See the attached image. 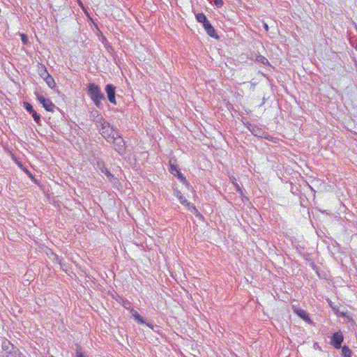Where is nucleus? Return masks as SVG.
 Masks as SVG:
<instances>
[{"instance_id":"1","label":"nucleus","mask_w":357,"mask_h":357,"mask_svg":"<svg viewBox=\"0 0 357 357\" xmlns=\"http://www.w3.org/2000/svg\"><path fill=\"white\" fill-rule=\"evenodd\" d=\"M88 94L98 108L102 107V100H105L104 94L101 92L100 87L94 84L90 83L88 86Z\"/></svg>"},{"instance_id":"2","label":"nucleus","mask_w":357,"mask_h":357,"mask_svg":"<svg viewBox=\"0 0 357 357\" xmlns=\"http://www.w3.org/2000/svg\"><path fill=\"white\" fill-rule=\"evenodd\" d=\"M97 126L100 128V131L102 137L107 141L110 142V138L116 134L114 128L110 124L103 119H100L97 121Z\"/></svg>"},{"instance_id":"3","label":"nucleus","mask_w":357,"mask_h":357,"mask_svg":"<svg viewBox=\"0 0 357 357\" xmlns=\"http://www.w3.org/2000/svg\"><path fill=\"white\" fill-rule=\"evenodd\" d=\"M112 142L114 145V149L116 151H117L120 154H123L125 151V142L123 139L116 134L113 136L112 138H110V142Z\"/></svg>"},{"instance_id":"4","label":"nucleus","mask_w":357,"mask_h":357,"mask_svg":"<svg viewBox=\"0 0 357 357\" xmlns=\"http://www.w3.org/2000/svg\"><path fill=\"white\" fill-rule=\"evenodd\" d=\"M36 95L37 97V100L43 105V107L45 109L46 111L54 112V109L56 107V106L49 98H46L43 96L40 95L38 93H36Z\"/></svg>"},{"instance_id":"5","label":"nucleus","mask_w":357,"mask_h":357,"mask_svg":"<svg viewBox=\"0 0 357 357\" xmlns=\"http://www.w3.org/2000/svg\"><path fill=\"white\" fill-rule=\"evenodd\" d=\"M344 340V337L342 332H336L333 334L331 339V344L335 349H340L341 344Z\"/></svg>"},{"instance_id":"6","label":"nucleus","mask_w":357,"mask_h":357,"mask_svg":"<svg viewBox=\"0 0 357 357\" xmlns=\"http://www.w3.org/2000/svg\"><path fill=\"white\" fill-rule=\"evenodd\" d=\"M105 90L107 93L109 101L113 105H116V101L115 98V86L112 84H109L105 86Z\"/></svg>"},{"instance_id":"7","label":"nucleus","mask_w":357,"mask_h":357,"mask_svg":"<svg viewBox=\"0 0 357 357\" xmlns=\"http://www.w3.org/2000/svg\"><path fill=\"white\" fill-rule=\"evenodd\" d=\"M204 29L206 31L207 34L214 38H218V36L216 33V31L213 26L211 25L210 22L208 21L205 24L203 25Z\"/></svg>"},{"instance_id":"8","label":"nucleus","mask_w":357,"mask_h":357,"mask_svg":"<svg viewBox=\"0 0 357 357\" xmlns=\"http://www.w3.org/2000/svg\"><path fill=\"white\" fill-rule=\"evenodd\" d=\"M294 312L303 320L307 321V323L311 324L312 321L309 318L308 314L306 311L302 310V309H295Z\"/></svg>"},{"instance_id":"9","label":"nucleus","mask_w":357,"mask_h":357,"mask_svg":"<svg viewBox=\"0 0 357 357\" xmlns=\"http://www.w3.org/2000/svg\"><path fill=\"white\" fill-rule=\"evenodd\" d=\"M174 195L178 198L181 204L188 206V200L178 190H174Z\"/></svg>"},{"instance_id":"10","label":"nucleus","mask_w":357,"mask_h":357,"mask_svg":"<svg viewBox=\"0 0 357 357\" xmlns=\"http://www.w3.org/2000/svg\"><path fill=\"white\" fill-rule=\"evenodd\" d=\"M187 208L189 211H190L192 213L195 215L196 217H197L200 220H203L204 217L203 215L198 211V210L196 208V207L191 204L190 203H188Z\"/></svg>"},{"instance_id":"11","label":"nucleus","mask_w":357,"mask_h":357,"mask_svg":"<svg viewBox=\"0 0 357 357\" xmlns=\"http://www.w3.org/2000/svg\"><path fill=\"white\" fill-rule=\"evenodd\" d=\"M98 165L101 172L106 175L107 178L113 177V175L110 173V172L107 169V168L105 166V165L102 162H98Z\"/></svg>"},{"instance_id":"12","label":"nucleus","mask_w":357,"mask_h":357,"mask_svg":"<svg viewBox=\"0 0 357 357\" xmlns=\"http://www.w3.org/2000/svg\"><path fill=\"white\" fill-rule=\"evenodd\" d=\"M134 319L139 324H146L150 328H153V325L149 323H146L145 320L143 319L142 317H141L139 314H137L135 317H134Z\"/></svg>"},{"instance_id":"13","label":"nucleus","mask_w":357,"mask_h":357,"mask_svg":"<svg viewBox=\"0 0 357 357\" xmlns=\"http://www.w3.org/2000/svg\"><path fill=\"white\" fill-rule=\"evenodd\" d=\"M38 73H39V75L43 79H45L46 77H47L50 75L49 73L47 70V68L44 66H41L40 67H39Z\"/></svg>"},{"instance_id":"14","label":"nucleus","mask_w":357,"mask_h":357,"mask_svg":"<svg viewBox=\"0 0 357 357\" xmlns=\"http://www.w3.org/2000/svg\"><path fill=\"white\" fill-rule=\"evenodd\" d=\"M196 20L198 22L202 23L203 25L208 22L206 15L202 13L196 15Z\"/></svg>"},{"instance_id":"15","label":"nucleus","mask_w":357,"mask_h":357,"mask_svg":"<svg viewBox=\"0 0 357 357\" xmlns=\"http://www.w3.org/2000/svg\"><path fill=\"white\" fill-rule=\"evenodd\" d=\"M44 80L50 88L54 89L56 86L55 81L50 75Z\"/></svg>"},{"instance_id":"16","label":"nucleus","mask_w":357,"mask_h":357,"mask_svg":"<svg viewBox=\"0 0 357 357\" xmlns=\"http://www.w3.org/2000/svg\"><path fill=\"white\" fill-rule=\"evenodd\" d=\"M351 351L347 346L342 347V356L343 357H351Z\"/></svg>"},{"instance_id":"17","label":"nucleus","mask_w":357,"mask_h":357,"mask_svg":"<svg viewBox=\"0 0 357 357\" xmlns=\"http://www.w3.org/2000/svg\"><path fill=\"white\" fill-rule=\"evenodd\" d=\"M249 130L252 132V133L255 136H261V130L259 128L254 127L251 125L248 127Z\"/></svg>"},{"instance_id":"18","label":"nucleus","mask_w":357,"mask_h":357,"mask_svg":"<svg viewBox=\"0 0 357 357\" xmlns=\"http://www.w3.org/2000/svg\"><path fill=\"white\" fill-rule=\"evenodd\" d=\"M23 105H24V109L28 112H29L30 114H31L32 112H33L34 109L33 108V106L27 102H24L23 103Z\"/></svg>"},{"instance_id":"19","label":"nucleus","mask_w":357,"mask_h":357,"mask_svg":"<svg viewBox=\"0 0 357 357\" xmlns=\"http://www.w3.org/2000/svg\"><path fill=\"white\" fill-rule=\"evenodd\" d=\"M176 173V176H177V178H178L181 182H183V183H187V181H186L185 177L183 175V174H182L179 170H178V171H177Z\"/></svg>"},{"instance_id":"20","label":"nucleus","mask_w":357,"mask_h":357,"mask_svg":"<svg viewBox=\"0 0 357 357\" xmlns=\"http://www.w3.org/2000/svg\"><path fill=\"white\" fill-rule=\"evenodd\" d=\"M256 60L263 64L268 63V59L264 56L259 55L257 57Z\"/></svg>"},{"instance_id":"21","label":"nucleus","mask_w":357,"mask_h":357,"mask_svg":"<svg viewBox=\"0 0 357 357\" xmlns=\"http://www.w3.org/2000/svg\"><path fill=\"white\" fill-rule=\"evenodd\" d=\"M31 115L34 119V121L39 124L40 121V116L36 112L33 111V112L31 113Z\"/></svg>"},{"instance_id":"22","label":"nucleus","mask_w":357,"mask_h":357,"mask_svg":"<svg viewBox=\"0 0 357 357\" xmlns=\"http://www.w3.org/2000/svg\"><path fill=\"white\" fill-rule=\"evenodd\" d=\"M177 171H178L177 166L176 165H173V164L170 163L169 172L172 174H174V172H176Z\"/></svg>"},{"instance_id":"23","label":"nucleus","mask_w":357,"mask_h":357,"mask_svg":"<svg viewBox=\"0 0 357 357\" xmlns=\"http://www.w3.org/2000/svg\"><path fill=\"white\" fill-rule=\"evenodd\" d=\"M20 37H21V40H22L23 44L25 45L28 43V38L25 34H24V33L21 34Z\"/></svg>"},{"instance_id":"24","label":"nucleus","mask_w":357,"mask_h":357,"mask_svg":"<svg viewBox=\"0 0 357 357\" xmlns=\"http://www.w3.org/2000/svg\"><path fill=\"white\" fill-rule=\"evenodd\" d=\"M214 3L217 7L220 8L223 6L224 3L222 0H214Z\"/></svg>"},{"instance_id":"25","label":"nucleus","mask_w":357,"mask_h":357,"mask_svg":"<svg viewBox=\"0 0 357 357\" xmlns=\"http://www.w3.org/2000/svg\"><path fill=\"white\" fill-rule=\"evenodd\" d=\"M235 188L236 191L242 194V190L238 183H235Z\"/></svg>"},{"instance_id":"26","label":"nucleus","mask_w":357,"mask_h":357,"mask_svg":"<svg viewBox=\"0 0 357 357\" xmlns=\"http://www.w3.org/2000/svg\"><path fill=\"white\" fill-rule=\"evenodd\" d=\"M130 313L132 314V317H135L137 314H139L136 310L134 309L130 310Z\"/></svg>"},{"instance_id":"27","label":"nucleus","mask_w":357,"mask_h":357,"mask_svg":"<svg viewBox=\"0 0 357 357\" xmlns=\"http://www.w3.org/2000/svg\"><path fill=\"white\" fill-rule=\"evenodd\" d=\"M231 180L232 183H233V184H234V185L235 186V183H236V181L235 178H231Z\"/></svg>"},{"instance_id":"28","label":"nucleus","mask_w":357,"mask_h":357,"mask_svg":"<svg viewBox=\"0 0 357 357\" xmlns=\"http://www.w3.org/2000/svg\"><path fill=\"white\" fill-rule=\"evenodd\" d=\"M264 29H265L266 31H268V25H267L266 24H264Z\"/></svg>"},{"instance_id":"29","label":"nucleus","mask_w":357,"mask_h":357,"mask_svg":"<svg viewBox=\"0 0 357 357\" xmlns=\"http://www.w3.org/2000/svg\"><path fill=\"white\" fill-rule=\"evenodd\" d=\"M310 266L312 268H314V267H315V265L313 262L310 263Z\"/></svg>"},{"instance_id":"30","label":"nucleus","mask_w":357,"mask_h":357,"mask_svg":"<svg viewBox=\"0 0 357 357\" xmlns=\"http://www.w3.org/2000/svg\"><path fill=\"white\" fill-rule=\"evenodd\" d=\"M356 50L357 51V45L355 47Z\"/></svg>"}]
</instances>
